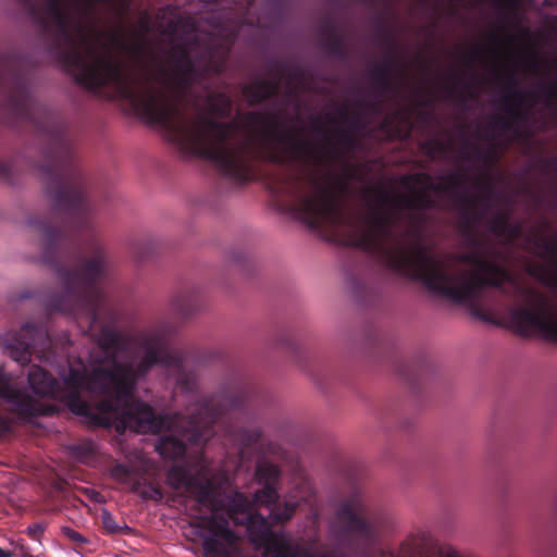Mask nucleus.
I'll list each match as a JSON object with an SVG mask.
<instances>
[{"mask_svg":"<svg viewBox=\"0 0 557 557\" xmlns=\"http://www.w3.org/2000/svg\"><path fill=\"white\" fill-rule=\"evenodd\" d=\"M0 557H13V554L0 547Z\"/></svg>","mask_w":557,"mask_h":557,"instance_id":"13","label":"nucleus"},{"mask_svg":"<svg viewBox=\"0 0 557 557\" xmlns=\"http://www.w3.org/2000/svg\"><path fill=\"white\" fill-rule=\"evenodd\" d=\"M511 318L522 333H539L557 341V308L539 292L519 289Z\"/></svg>","mask_w":557,"mask_h":557,"instance_id":"4","label":"nucleus"},{"mask_svg":"<svg viewBox=\"0 0 557 557\" xmlns=\"http://www.w3.org/2000/svg\"><path fill=\"white\" fill-rule=\"evenodd\" d=\"M145 354L136 369L122 361H101L86 379L85 367L81 362L71 366L69 375L63 377V386L57 385L40 368H32L28 383L33 396L14 388L12 377L0 368V399L22 417L48 414L52 410L41 399L49 396L64 401L71 412L83 417L88 423L114 426L123 433L129 429L137 433H159L165 425L151 408L133 398L136 379L146 374L162 359L160 335L147 333L143 338Z\"/></svg>","mask_w":557,"mask_h":557,"instance_id":"1","label":"nucleus"},{"mask_svg":"<svg viewBox=\"0 0 557 557\" xmlns=\"http://www.w3.org/2000/svg\"><path fill=\"white\" fill-rule=\"evenodd\" d=\"M111 474L117 481L125 482L127 480L128 470L125 466L117 465L112 469Z\"/></svg>","mask_w":557,"mask_h":557,"instance_id":"9","label":"nucleus"},{"mask_svg":"<svg viewBox=\"0 0 557 557\" xmlns=\"http://www.w3.org/2000/svg\"><path fill=\"white\" fill-rule=\"evenodd\" d=\"M64 533L67 535L69 539L75 541V542H81L83 541V537L79 533H77L76 531L74 530H71V529H64Z\"/></svg>","mask_w":557,"mask_h":557,"instance_id":"11","label":"nucleus"},{"mask_svg":"<svg viewBox=\"0 0 557 557\" xmlns=\"http://www.w3.org/2000/svg\"><path fill=\"white\" fill-rule=\"evenodd\" d=\"M33 333H34V331L27 327V329H24V330L22 331V336H24V337H26V336H32V335H33Z\"/></svg>","mask_w":557,"mask_h":557,"instance_id":"14","label":"nucleus"},{"mask_svg":"<svg viewBox=\"0 0 557 557\" xmlns=\"http://www.w3.org/2000/svg\"><path fill=\"white\" fill-rule=\"evenodd\" d=\"M367 201L369 213L360 230L356 231L354 243L380 251L392 268L421 278L440 295L469 304L480 296L485 286H500L509 280L505 269L478 251L462 255L448 264L434 259L420 245L396 237L391 224L401 209L413 205L412 199L375 190Z\"/></svg>","mask_w":557,"mask_h":557,"instance_id":"2","label":"nucleus"},{"mask_svg":"<svg viewBox=\"0 0 557 557\" xmlns=\"http://www.w3.org/2000/svg\"><path fill=\"white\" fill-rule=\"evenodd\" d=\"M154 497H161V494L159 493V491L157 490H153V495Z\"/></svg>","mask_w":557,"mask_h":557,"instance_id":"15","label":"nucleus"},{"mask_svg":"<svg viewBox=\"0 0 557 557\" xmlns=\"http://www.w3.org/2000/svg\"><path fill=\"white\" fill-rule=\"evenodd\" d=\"M342 191L343 186L338 183L310 180L299 186L295 196V210L310 225H336L342 220Z\"/></svg>","mask_w":557,"mask_h":557,"instance_id":"3","label":"nucleus"},{"mask_svg":"<svg viewBox=\"0 0 557 557\" xmlns=\"http://www.w3.org/2000/svg\"><path fill=\"white\" fill-rule=\"evenodd\" d=\"M345 511H346V508H343L342 515H347V518L351 522V527H354L356 529H359V528L363 527V524H364L363 520L360 517L359 511H358L357 508L348 509L347 512H345Z\"/></svg>","mask_w":557,"mask_h":557,"instance_id":"7","label":"nucleus"},{"mask_svg":"<svg viewBox=\"0 0 557 557\" xmlns=\"http://www.w3.org/2000/svg\"><path fill=\"white\" fill-rule=\"evenodd\" d=\"M104 268V259L102 257H97L96 259L89 261L87 265V270L91 274H96L101 272Z\"/></svg>","mask_w":557,"mask_h":557,"instance_id":"8","label":"nucleus"},{"mask_svg":"<svg viewBox=\"0 0 557 557\" xmlns=\"http://www.w3.org/2000/svg\"><path fill=\"white\" fill-rule=\"evenodd\" d=\"M442 557H460V556L454 550H447V552L443 553Z\"/></svg>","mask_w":557,"mask_h":557,"instance_id":"12","label":"nucleus"},{"mask_svg":"<svg viewBox=\"0 0 557 557\" xmlns=\"http://www.w3.org/2000/svg\"><path fill=\"white\" fill-rule=\"evenodd\" d=\"M196 410L197 414H193L187 423L182 418L171 423L178 436L171 434L160 441L158 449L161 455L175 458L185 453L184 438L193 443L207 438L205 431L213 423L215 413L208 403L199 404Z\"/></svg>","mask_w":557,"mask_h":557,"instance_id":"5","label":"nucleus"},{"mask_svg":"<svg viewBox=\"0 0 557 557\" xmlns=\"http://www.w3.org/2000/svg\"><path fill=\"white\" fill-rule=\"evenodd\" d=\"M102 521H103L104 527L110 532H115L116 531V527L113 524V521H112V519H111V517H110V515L108 512H103Z\"/></svg>","mask_w":557,"mask_h":557,"instance_id":"10","label":"nucleus"},{"mask_svg":"<svg viewBox=\"0 0 557 557\" xmlns=\"http://www.w3.org/2000/svg\"><path fill=\"white\" fill-rule=\"evenodd\" d=\"M29 342L20 341L18 338L14 339V342L9 343L5 346L7 354L14 359L16 362L24 364L27 363L30 359L29 351Z\"/></svg>","mask_w":557,"mask_h":557,"instance_id":"6","label":"nucleus"}]
</instances>
